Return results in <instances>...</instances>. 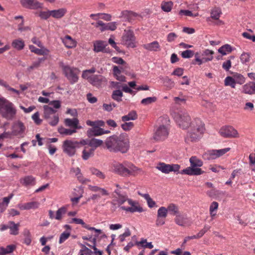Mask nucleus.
Returning a JSON list of instances; mask_svg holds the SVG:
<instances>
[{"mask_svg": "<svg viewBox=\"0 0 255 255\" xmlns=\"http://www.w3.org/2000/svg\"><path fill=\"white\" fill-rule=\"evenodd\" d=\"M219 133L221 136L225 138H232L239 137V134L236 129L232 126H224L221 128Z\"/></svg>", "mask_w": 255, "mask_h": 255, "instance_id": "13", "label": "nucleus"}, {"mask_svg": "<svg viewBox=\"0 0 255 255\" xmlns=\"http://www.w3.org/2000/svg\"><path fill=\"white\" fill-rule=\"evenodd\" d=\"M16 113L13 103L3 97H0V115L7 120H11Z\"/></svg>", "mask_w": 255, "mask_h": 255, "instance_id": "5", "label": "nucleus"}, {"mask_svg": "<svg viewBox=\"0 0 255 255\" xmlns=\"http://www.w3.org/2000/svg\"><path fill=\"white\" fill-rule=\"evenodd\" d=\"M85 146L84 150L82 151V157L83 160H87L90 157H92L94 155V151L93 149H91L87 145Z\"/></svg>", "mask_w": 255, "mask_h": 255, "instance_id": "29", "label": "nucleus"}, {"mask_svg": "<svg viewBox=\"0 0 255 255\" xmlns=\"http://www.w3.org/2000/svg\"><path fill=\"white\" fill-rule=\"evenodd\" d=\"M243 92L247 94L252 95L253 94L252 85L251 82L247 83L244 85L243 87Z\"/></svg>", "mask_w": 255, "mask_h": 255, "instance_id": "55", "label": "nucleus"}, {"mask_svg": "<svg viewBox=\"0 0 255 255\" xmlns=\"http://www.w3.org/2000/svg\"><path fill=\"white\" fill-rule=\"evenodd\" d=\"M29 48L32 52L39 55H47L49 52V50L46 48L39 49L32 45L29 46Z\"/></svg>", "mask_w": 255, "mask_h": 255, "instance_id": "30", "label": "nucleus"}, {"mask_svg": "<svg viewBox=\"0 0 255 255\" xmlns=\"http://www.w3.org/2000/svg\"><path fill=\"white\" fill-rule=\"evenodd\" d=\"M194 54V52L193 51L191 50H186L185 51H183L181 55L183 58H190L193 56Z\"/></svg>", "mask_w": 255, "mask_h": 255, "instance_id": "62", "label": "nucleus"}, {"mask_svg": "<svg viewBox=\"0 0 255 255\" xmlns=\"http://www.w3.org/2000/svg\"><path fill=\"white\" fill-rule=\"evenodd\" d=\"M137 118V115L136 111H131L127 115L122 117V121L124 122L130 120H135Z\"/></svg>", "mask_w": 255, "mask_h": 255, "instance_id": "39", "label": "nucleus"}, {"mask_svg": "<svg viewBox=\"0 0 255 255\" xmlns=\"http://www.w3.org/2000/svg\"><path fill=\"white\" fill-rule=\"evenodd\" d=\"M131 235L130 231L128 228H126L125 230V232L123 234L120 235L119 236V239L120 240V242L122 243L125 241V239L127 237H129Z\"/></svg>", "mask_w": 255, "mask_h": 255, "instance_id": "59", "label": "nucleus"}, {"mask_svg": "<svg viewBox=\"0 0 255 255\" xmlns=\"http://www.w3.org/2000/svg\"><path fill=\"white\" fill-rule=\"evenodd\" d=\"M189 128V129L185 138V141L187 143L198 141L202 137L205 130L204 123L198 118L194 119Z\"/></svg>", "mask_w": 255, "mask_h": 255, "instance_id": "2", "label": "nucleus"}, {"mask_svg": "<svg viewBox=\"0 0 255 255\" xmlns=\"http://www.w3.org/2000/svg\"><path fill=\"white\" fill-rule=\"evenodd\" d=\"M224 84L226 86H230L232 88H235L236 83L233 76H227L224 80Z\"/></svg>", "mask_w": 255, "mask_h": 255, "instance_id": "46", "label": "nucleus"}, {"mask_svg": "<svg viewBox=\"0 0 255 255\" xmlns=\"http://www.w3.org/2000/svg\"><path fill=\"white\" fill-rule=\"evenodd\" d=\"M67 211V208L65 206H63L60 208L56 213V216H55V219L57 220H60L62 219V215H64L66 213Z\"/></svg>", "mask_w": 255, "mask_h": 255, "instance_id": "50", "label": "nucleus"}, {"mask_svg": "<svg viewBox=\"0 0 255 255\" xmlns=\"http://www.w3.org/2000/svg\"><path fill=\"white\" fill-rule=\"evenodd\" d=\"M144 49L149 51L156 52L160 50V46L157 41L142 45Z\"/></svg>", "mask_w": 255, "mask_h": 255, "instance_id": "25", "label": "nucleus"}, {"mask_svg": "<svg viewBox=\"0 0 255 255\" xmlns=\"http://www.w3.org/2000/svg\"><path fill=\"white\" fill-rule=\"evenodd\" d=\"M105 78L100 75H94L89 78V82L94 86L100 88L102 86L103 82L105 81Z\"/></svg>", "mask_w": 255, "mask_h": 255, "instance_id": "20", "label": "nucleus"}, {"mask_svg": "<svg viewBox=\"0 0 255 255\" xmlns=\"http://www.w3.org/2000/svg\"><path fill=\"white\" fill-rule=\"evenodd\" d=\"M232 50L233 49L232 46L230 45L227 44L221 46L218 49V52L223 55H226L228 53L231 52Z\"/></svg>", "mask_w": 255, "mask_h": 255, "instance_id": "41", "label": "nucleus"}, {"mask_svg": "<svg viewBox=\"0 0 255 255\" xmlns=\"http://www.w3.org/2000/svg\"><path fill=\"white\" fill-rule=\"evenodd\" d=\"M167 209L165 207H161L157 210V217L165 218L167 216Z\"/></svg>", "mask_w": 255, "mask_h": 255, "instance_id": "54", "label": "nucleus"}, {"mask_svg": "<svg viewBox=\"0 0 255 255\" xmlns=\"http://www.w3.org/2000/svg\"><path fill=\"white\" fill-rule=\"evenodd\" d=\"M45 60V57L39 58L37 61L34 62L28 68V70L30 71L35 68H38L40 66L41 63Z\"/></svg>", "mask_w": 255, "mask_h": 255, "instance_id": "53", "label": "nucleus"}, {"mask_svg": "<svg viewBox=\"0 0 255 255\" xmlns=\"http://www.w3.org/2000/svg\"><path fill=\"white\" fill-rule=\"evenodd\" d=\"M173 116L176 124L183 129L189 128L192 123L190 117L185 110L175 112Z\"/></svg>", "mask_w": 255, "mask_h": 255, "instance_id": "6", "label": "nucleus"}, {"mask_svg": "<svg viewBox=\"0 0 255 255\" xmlns=\"http://www.w3.org/2000/svg\"><path fill=\"white\" fill-rule=\"evenodd\" d=\"M169 134V129L163 125L158 127L154 131L153 138L156 141L163 140L166 139Z\"/></svg>", "mask_w": 255, "mask_h": 255, "instance_id": "12", "label": "nucleus"}, {"mask_svg": "<svg viewBox=\"0 0 255 255\" xmlns=\"http://www.w3.org/2000/svg\"><path fill=\"white\" fill-rule=\"evenodd\" d=\"M25 130V127L23 123L18 121L13 126V133L15 135H19L23 133Z\"/></svg>", "mask_w": 255, "mask_h": 255, "instance_id": "27", "label": "nucleus"}, {"mask_svg": "<svg viewBox=\"0 0 255 255\" xmlns=\"http://www.w3.org/2000/svg\"><path fill=\"white\" fill-rule=\"evenodd\" d=\"M70 236V233L68 232H63L60 236L59 243L62 244L65 242Z\"/></svg>", "mask_w": 255, "mask_h": 255, "instance_id": "64", "label": "nucleus"}, {"mask_svg": "<svg viewBox=\"0 0 255 255\" xmlns=\"http://www.w3.org/2000/svg\"><path fill=\"white\" fill-rule=\"evenodd\" d=\"M190 166L179 171L181 174L188 175H200L205 172L199 168L203 165V162L196 156H192L189 159Z\"/></svg>", "mask_w": 255, "mask_h": 255, "instance_id": "4", "label": "nucleus"}, {"mask_svg": "<svg viewBox=\"0 0 255 255\" xmlns=\"http://www.w3.org/2000/svg\"><path fill=\"white\" fill-rule=\"evenodd\" d=\"M86 124L89 126L92 127V128H101V127L105 126V123L102 120H97L95 121L87 120L86 121Z\"/></svg>", "mask_w": 255, "mask_h": 255, "instance_id": "34", "label": "nucleus"}, {"mask_svg": "<svg viewBox=\"0 0 255 255\" xmlns=\"http://www.w3.org/2000/svg\"><path fill=\"white\" fill-rule=\"evenodd\" d=\"M230 150L231 148L230 147H226L220 149L210 150L203 155V157L205 159L207 160L214 159L224 155Z\"/></svg>", "mask_w": 255, "mask_h": 255, "instance_id": "11", "label": "nucleus"}, {"mask_svg": "<svg viewBox=\"0 0 255 255\" xmlns=\"http://www.w3.org/2000/svg\"><path fill=\"white\" fill-rule=\"evenodd\" d=\"M99 15H102V18L104 19L107 21H110L111 20V15L109 14H106V13H98V14H91L90 15V17L94 18V19L97 20L96 18H94V17L98 16Z\"/></svg>", "mask_w": 255, "mask_h": 255, "instance_id": "58", "label": "nucleus"}, {"mask_svg": "<svg viewBox=\"0 0 255 255\" xmlns=\"http://www.w3.org/2000/svg\"><path fill=\"white\" fill-rule=\"evenodd\" d=\"M21 5L26 8L37 9L42 7V4L36 0H20Z\"/></svg>", "mask_w": 255, "mask_h": 255, "instance_id": "16", "label": "nucleus"}, {"mask_svg": "<svg viewBox=\"0 0 255 255\" xmlns=\"http://www.w3.org/2000/svg\"><path fill=\"white\" fill-rule=\"evenodd\" d=\"M12 46L18 50H21L23 49L25 44L24 41L20 38L13 40L11 43Z\"/></svg>", "mask_w": 255, "mask_h": 255, "instance_id": "36", "label": "nucleus"}, {"mask_svg": "<svg viewBox=\"0 0 255 255\" xmlns=\"http://www.w3.org/2000/svg\"><path fill=\"white\" fill-rule=\"evenodd\" d=\"M140 169L131 163L125 162L124 164L116 163L113 164L115 173L123 177L135 176Z\"/></svg>", "mask_w": 255, "mask_h": 255, "instance_id": "3", "label": "nucleus"}, {"mask_svg": "<svg viewBox=\"0 0 255 255\" xmlns=\"http://www.w3.org/2000/svg\"><path fill=\"white\" fill-rule=\"evenodd\" d=\"M138 15V14L132 11L124 10L121 12L120 17L124 20L129 22L132 21Z\"/></svg>", "mask_w": 255, "mask_h": 255, "instance_id": "22", "label": "nucleus"}, {"mask_svg": "<svg viewBox=\"0 0 255 255\" xmlns=\"http://www.w3.org/2000/svg\"><path fill=\"white\" fill-rule=\"evenodd\" d=\"M62 68L63 74L71 84H73L78 81V75L80 73L78 68L64 65H62Z\"/></svg>", "mask_w": 255, "mask_h": 255, "instance_id": "8", "label": "nucleus"}, {"mask_svg": "<svg viewBox=\"0 0 255 255\" xmlns=\"http://www.w3.org/2000/svg\"><path fill=\"white\" fill-rule=\"evenodd\" d=\"M90 171L92 174L96 175L97 177L99 178L100 179H103L105 178V175L104 174V173H103L102 172H101V171H100L99 170L96 168H91Z\"/></svg>", "mask_w": 255, "mask_h": 255, "instance_id": "51", "label": "nucleus"}, {"mask_svg": "<svg viewBox=\"0 0 255 255\" xmlns=\"http://www.w3.org/2000/svg\"><path fill=\"white\" fill-rule=\"evenodd\" d=\"M108 46L106 41L103 40H96L93 43V50L96 53L100 52L108 53L109 51L107 50L106 47Z\"/></svg>", "mask_w": 255, "mask_h": 255, "instance_id": "17", "label": "nucleus"}, {"mask_svg": "<svg viewBox=\"0 0 255 255\" xmlns=\"http://www.w3.org/2000/svg\"><path fill=\"white\" fill-rule=\"evenodd\" d=\"M43 109L44 118L48 124L53 127L56 126L59 121L58 115L56 114V111L47 105H44Z\"/></svg>", "mask_w": 255, "mask_h": 255, "instance_id": "7", "label": "nucleus"}, {"mask_svg": "<svg viewBox=\"0 0 255 255\" xmlns=\"http://www.w3.org/2000/svg\"><path fill=\"white\" fill-rule=\"evenodd\" d=\"M156 168L165 174H168L170 172V164H166L164 162H160L156 166Z\"/></svg>", "mask_w": 255, "mask_h": 255, "instance_id": "33", "label": "nucleus"}, {"mask_svg": "<svg viewBox=\"0 0 255 255\" xmlns=\"http://www.w3.org/2000/svg\"><path fill=\"white\" fill-rule=\"evenodd\" d=\"M173 6L172 1L164 2L161 4L162 9L165 12H169L171 11Z\"/></svg>", "mask_w": 255, "mask_h": 255, "instance_id": "56", "label": "nucleus"}, {"mask_svg": "<svg viewBox=\"0 0 255 255\" xmlns=\"http://www.w3.org/2000/svg\"><path fill=\"white\" fill-rule=\"evenodd\" d=\"M65 46L69 48L74 47L76 44L75 41L69 35H66L62 39Z\"/></svg>", "mask_w": 255, "mask_h": 255, "instance_id": "32", "label": "nucleus"}, {"mask_svg": "<svg viewBox=\"0 0 255 255\" xmlns=\"http://www.w3.org/2000/svg\"><path fill=\"white\" fill-rule=\"evenodd\" d=\"M218 207L219 204L217 202L214 201L211 203L209 207V212L212 219H214L216 216Z\"/></svg>", "mask_w": 255, "mask_h": 255, "instance_id": "37", "label": "nucleus"}, {"mask_svg": "<svg viewBox=\"0 0 255 255\" xmlns=\"http://www.w3.org/2000/svg\"><path fill=\"white\" fill-rule=\"evenodd\" d=\"M58 131L59 133H60L61 134L65 135H70L76 132V130L75 129H67L62 127L59 128Z\"/></svg>", "mask_w": 255, "mask_h": 255, "instance_id": "45", "label": "nucleus"}, {"mask_svg": "<svg viewBox=\"0 0 255 255\" xmlns=\"http://www.w3.org/2000/svg\"><path fill=\"white\" fill-rule=\"evenodd\" d=\"M233 77L235 79L236 83L242 85L245 82V77L241 74L235 73L233 74Z\"/></svg>", "mask_w": 255, "mask_h": 255, "instance_id": "44", "label": "nucleus"}, {"mask_svg": "<svg viewBox=\"0 0 255 255\" xmlns=\"http://www.w3.org/2000/svg\"><path fill=\"white\" fill-rule=\"evenodd\" d=\"M121 189H116L114 191V193L117 195L118 198L116 199V201L118 204L119 208L122 206V205L127 201L128 200V196L126 192L122 193Z\"/></svg>", "mask_w": 255, "mask_h": 255, "instance_id": "18", "label": "nucleus"}, {"mask_svg": "<svg viewBox=\"0 0 255 255\" xmlns=\"http://www.w3.org/2000/svg\"><path fill=\"white\" fill-rule=\"evenodd\" d=\"M82 145H87L91 149H93L94 151L98 147L101 146L104 142L102 140L93 138L89 140L82 139L80 140Z\"/></svg>", "mask_w": 255, "mask_h": 255, "instance_id": "15", "label": "nucleus"}, {"mask_svg": "<svg viewBox=\"0 0 255 255\" xmlns=\"http://www.w3.org/2000/svg\"><path fill=\"white\" fill-rule=\"evenodd\" d=\"M20 183L23 186H33L36 184V178L32 175H27L21 178Z\"/></svg>", "mask_w": 255, "mask_h": 255, "instance_id": "21", "label": "nucleus"}, {"mask_svg": "<svg viewBox=\"0 0 255 255\" xmlns=\"http://www.w3.org/2000/svg\"><path fill=\"white\" fill-rule=\"evenodd\" d=\"M89 189L93 192H99L102 196H108L109 195V192L105 189L99 187L97 186H88Z\"/></svg>", "mask_w": 255, "mask_h": 255, "instance_id": "35", "label": "nucleus"}, {"mask_svg": "<svg viewBox=\"0 0 255 255\" xmlns=\"http://www.w3.org/2000/svg\"><path fill=\"white\" fill-rule=\"evenodd\" d=\"M175 223L180 226H185L188 222V219L186 215L181 214L180 213L175 216Z\"/></svg>", "mask_w": 255, "mask_h": 255, "instance_id": "24", "label": "nucleus"}, {"mask_svg": "<svg viewBox=\"0 0 255 255\" xmlns=\"http://www.w3.org/2000/svg\"><path fill=\"white\" fill-rule=\"evenodd\" d=\"M39 203L37 202L33 201L25 203L22 207V209L29 210L30 209H36L39 206Z\"/></svg>", "mask_w": 255, "mask_h": 255, "instance_id": "48", "label": "nucleus"}, {"mask_svg": "<svg viewBox=\"0 0 255 255\" xmlns=\"http://www.w3.org/2000/svg\"><path fill=\"white\" fill-rule=\"evenodd\" d=\"M51 17L55 19H60L62 18L67 13V10L66 8H60L57 9L50 10Z\"/></svg>", "mask_w": 255, "mask_h": 255, "instance_id": "23", "label": "nucleus"}, {"mask_svg": "<svg viewBox=\"0 0 255 255\" xmlns=\"http://www.w3.org/2000/svg\"><path fill=\"white\" fill-rule=\"evenodd\" d=\"M162 79L163 84L165 86L170 88L174 87V83L171 79L169 78L168 77H165L164 78H162Z\"/></svg>", "mask_w": 255, "mask_h": 255, "instance_id": "60", "label": "nucleus"}, {"mask_svg": "<svg viewBox=\"0 0 255 255\" xmlns=\"http://www.w3.org/2000/svg\"><path fill=\"white\" fill-rule=\"evenodd\" d=\"M157 98L154 96L147 97V98L143 99L141 101V104L144 106H146V105H149L151 103L155 102L157 101Z\"/></svg>", "mask_w": 255, "mask_h": 255, "instance_id": "52", "label": "nucleus"}, {"mask_svg": "<svg viewBox=\"0 0 255 255\" xmlns=\"http://www.w3.org/2000/svg\"><path fill=\"white\" fill-rule=\"evenodd\" d=\"M166 208L168 212H169V213L171 215L176 216L177 214L180 213L178 207L175 204H169Z\"/></svg>", "mask_w": 255, "mask_h": 255, "instance_id": "40", "label": "nucleus"}, {"mask_svg": "<svg viewBox=\"0 0 255 255\" xmlns=\"http://www.w3.org/2000/svg\"><path fill=\"white\" fill-rule=\"evenodd\" d=\"M81 145L80 141L65 140L63 143V151L69 156H72L75 154L76 148H79Z\"/></svg>", "mask_w": 255, "mask_h": 255, "instance_id": "9", "label": "nucleus"}, {"mask_svg": "<svg viewBox=\"0 0 255 255\" xmlns=\"http://www.w3.org/2000/svg\"><path fill=\"white\" fill-rule=\"evenodd\" d=\"M38 16L41 19L47 20L51 17V12L50 10L47 11H40L38 13Z\"/></svg>", "mask_w": 255, "mask_h": 255, "instance_id": "57", "label": "nucleus"}, {"mask_svg": "<svg viewBox=\"0 0 255 255\" xmlns=\"http://www.w3.org/2000/svg\"><path fill=\"white\" fill-rule=\"evenodd\" d=\"M123 97V92L122 90H114L111 95V98H112V99L117 102H122Z\"/></svg>", "mask_w": 255, "mask_h": 255, "instance_id": "38", "label": "nucleus"}, {"mask_svg": "<svg viewBox=\"0 0 255 255\" xmlns=\"http://www.w3.org/2000/svg\"><path fill=\"white\" fill-rule=\"evenodd\" d=\"M135 41V37L133 32L130 30H125L121 43L127 47L134 48L136 47Z\"/></svg>", "mask_w": 255, "mask_h": 255, "instance_id": "10", "label": "nucleus"}, {"mask_svg": "<svg viewBox=\"0 0 255 255\" xmlns=\"http://www.w3.org/2000/svg\"><path fill=\"white\" fill-rule=\"evenodd\" d=\"M15 248V246L12 245L7 246L5 248L2 247L0 248V255H4L7 254L11 253L13 251Z\"/></svg>", "mask_w": 255, "mask_h": 255, "instance_id": "43", "label": "nucleus"}, {"mask_svg": "<svg viewBox=\"0 0 255 255\" xmlns=\"http://www.w3.org/2000/svg\"><path fill=\"white\" fill-rule=\"evenodd\" d=\"M127 201L128 202V204L131 206V207H125L122 206L120 207V209L130 213H134L136 212L141 213L143 211L142 208L139 205L137 202L133 201L132 199L129 198H128Z\"/></svg>", "mask_w": 255, "mask_h": 255, "instance_id": "14", "label": "nucleus"}, {"mask_svg": "<svg viewBox=\"0 0 255 255\" xmlns=\"http://www.w3.org/2000/svg\"><path fill=\"white\" fill-rule=\"evenodd\" d=\"M134 126L132 122H125L121 125V128L125 131H128L130 130Z\"/></svg>", "mask_w": 255, "mask_h": 255, "instance_id": "63", "label": "nucleus"}, {"mask_svg": "<svg viewBox=\"0 0 255 255\" xmlns=\"http://www.w3.org/2000/svg\"><path fill=\"white\" fill-rule=\"evenodd\" d=\"M79 123V121L77 118H73L72 119L67 118L64 120V124L66 126L73 128V129H75L76 130L81 128V126H78Z\"/></svg>", "mask_w": 255, "mask_h": 255, "instance_id": "26", "label": "nucleus"}, {"mask_svg": "<svg viewBox=\"0 0 255 255\" xmlns=\"http://www.w3.org/2000/svg\"><path fill=\"white\" fill-rule=\"evenodd\" d=\"M107 148L110 152L126 153L129 147L128 135L126 133L114 134L108 137L105 141Z\"/></svg>", "mask_w": 255, "mask_h": 255, "instance_id": "1", "label": "nucleus"}, {"mask_svg": "<svg viewBox=\"0 0 255 255\" xmlns=\"http://www.w3.org/2000/svg\"><path fill=\"white\" fill-rule=\"evenodd\" d=\"M121 189H116L114 191V193L117 195L118 198L116 199V201L118 204L119 208L122 206V205L127 201L128 200V196L126 192L122 193Z\"/></svg>", "mask_w": 255, "mask_h": 255, "instance_id": "19", "label": "nucleus"}, {"mask_svg": "<svg viewBox=\"0 0 255 255\" xmlns=\"http://www.w3.org/2000/svg\"><path fill=\"white\" fill-rule=\"evenodd\" d=\"M102 128H92L88 129L87 135L89 137L98 136L102 135Z\"/></svg>", "mask_w": 255, "mask_h": 255, "instance_id": "28", "label": "nucleus"}, {"mask_svg": "<svg viewBox=\"0 0 255 255\" xmlns=\"http://www.w3.org/2000/svg\"><path fill=\"white\" fill-rule=\"evenodd\" d=\"M92 24L94 25L96 27H99L100 26V29L101 31H104L107 30V29H106V28H107V23H104L101 20H98L96 23H92Z\"/></svg>", "mask_w": 255, "mask_h": 255, "instance_id": "61", "label": "nucleus"}, {"mask_svg": "<svg viewBox=\"0 0 255 255\" xmlns=\"http://www.w3.org/2000/svg\"><path fill=\"white\" fill-rule=\"evenodd\" d=\"M213 54L214 52L213 51L209 49H206L204 51L203 55H209V57H203L202 58V63L204 62H207L209 61H211L213 58Z\"/></svg>", "mask_w": 255, "mask_h": 255, "instance_id": "47", "label": "nucleus"}, {"mask_svg": "<svg viewBox=\"0 0 255 255\" xmlns=\"http://www.w3.org/2000/svg\"><path fill=\"white\" fill-rule=\"evenodd\" d=\"M206 194L211 198H216L217 197L223 194V193L219 190L213 188L210 190L207 191Z\"/></svg>", "mask_w": 255, "mask_h": 255, "instance_id": "42", "label": "nucleus"}, {"mask_svg": "<svg viewBox=\"0 0 255 255\" xmlns=\"http://www.w3.org/2000/svg\"><path fill=\"white\" fill-rule=\"evenodd\" d=\"M19 223H15L13 221H9V233L12 235H17L19 233Z\"/></svg>", "mask_w": 255, "mask_h": 255, "instance_id": "31", "label": "nucleus"}, {"mask_svg": "<svg viewBox=\"0 0 255 255\" xmlns=\"http://www.w3.org/2000/svg\"><path fill=\"white\" fill-rule=\"evenodd\" d=\"M221 14V11L220 9L216 8L212 10L211 12V17L207 18V21H209L210 18H212L215 20L219 19Z\"/></svg>", "mask_w": 255, "mask_h": 255, "instance_id": "49", "label": "nucleus"}]
</instances>
